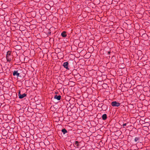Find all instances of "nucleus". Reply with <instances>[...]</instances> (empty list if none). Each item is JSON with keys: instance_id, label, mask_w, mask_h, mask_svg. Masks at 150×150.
Returning a JSON list of instances; mask_svg holds the SVG:
<instances>
[{"instance_id": "obj_5", "label": "nucleus", "mask_w": 150, "mask_h": 150, "mask_svg": "<svg viewBox=\"0 0 150 150\" xmlns=\"http://www.w3.org/2000/svg\"><path fill=\"white\" fill-rule=\"evenodd\" d=\"M61 98V96H57L55 95L54 97V98L55 99H57L58 100H60Z\"/></svg>"}, {"instance_id": "obj_7", "label": "nucleus", "mask_w": 150, "mask_h": 150, "mask_svg": "<svg viewBox=\"0 0 150 150\" xmlns=\"http://www.w3.org/2000/svg\"><path fill=\"white\" fill-rule=\"evenodd\" d=\"M102 117L103 120H105L107 118V115L106 114H104L102 115Z\"/></svg>"}, {"instance_id": "obj_13", "label": "nucleus", "mask_w": 150, "mask_h": 150, "mask_svg": "<svg viewBox=\"0 0 150 150\" xmlns=\"http://www.w3.org/2000/svg\"><path fill=\"white\" fill-rule=\"evenodd\" d=\"M126 125H127V124H126V123L124 124H123V127H124L125 126H126Z\"/></svg>"}, {"instance_id": "obj_12", "label": "nucleus", "mask_w": 150, "mask_h": 150, "mask_svg": "<svg viewBox=\"0 0 150 150\" xmlns=\"http://www.w3.org/2000/svg\"><path fill=\"white\" fill-rule=\"evenodd\" d=\"M21 94V92L20 91H19L18 93V96L19 97L20 96Z\"/></svg>"}, {"instance_id": "obj_6", "label": "nucleus", "mask_w": 150, "mask_h": 150, "mask_svg": "<svg viewBox=\"0 0 150 150\" xmlns=\"http://www.w3.org/2000/svg\"><path fill=\"white\" fill-rule=\"evenodd\" d=\"M26 96V94H25V93H24L20 96H19V98L20 99H22L23 98L25 97Z\"/></svg>"}, {"instance_id": "obj_8", "label": "nucleus", "mask_w": 150, "mask_h": 150, "mask_svg": "<svg viewBox=\"0 0 150 150\" xmlns=\"http://www.w3.org/2000/svg\"><path fill=\"white\" fill-rule=\"evenodd\" d=\"M61 35L63 37H65L67 36V35L66 34V33L65 31H64L62 32L61 33Z\"/></svg>"}, {"instance_id": "obj_10", "label": "nucleus", "mask_w": 150, "mask_h": 150, "mask_svg": "<svg viewBox=\"0 0 150 150\" xmlns=\"http://www.w3.org/2000/svg\"><path fill=\"white\" fill-rule=\"evenodd\" d=\"M139 137H136L134 139V141H135V142H139Z\"/></svg>"}, {"instance_id": "obj_1", "label": "nucleus", "mask_w": 150, "mask_h": 150, "mask_svg": "<svg viewBox=\"0 0 150 150\" xmlns=\"http://www.w3.org/2000/svg\"><path fill=\"white\" fill-rule=\"evenodd\" d=\"M11 52L8 51L7 52L6 55V58L7 61L8 62H10L11 60Z\"/></svg>"}, {"instance_id": "obj_9", "label": "nucleus", "mask_w": 150, "mask_h": 150, "mask_svg": "<svg viewBox=\"0 0 150 150\" xmlns=\"http://www.w3.org/2000/svg\"><path fill=\"white\" fill-rule=\"evenodd\" d=\"M62 131L64 134L67 132V131L65 129H62Z\"/></svg>"}, {"instance_id": "obj_11", "label": "nucleus", "mask_w": 150, "mask_h": 150, "mask_svg": "<svg viewBox=\"0 0 150 150\" xmlns=\"http://www.w3.org/2000/svg\"><path fill=\"white\" fill-rule=\"evenodd\" d=\"M79 142L77 141H76L75 142V144L76 145L77 148H78L79 146Z\"/></svg>"}, {"instance_id": "obj_3", "label": "nucleus", "mask_w": 150, "mask_h": 150, "mask_svg": "<svg viewBox=\"0 0 150 150\" xmlns=\"http://www.w3.org/2000/svg\"><path fill=\"white\" fill-rule=\"evenodd\" d=\"M13 76H16L17 77L20 76V73L18 72V71H14L13 72Z\"/></svg>"}, {"instance_id": "obj_2", "label": "nucleus", "mask_w": 150, "mask_h": 150, "mask_svg": "<svg viewBox=\"0 0 150 150\" xmlns=\"http://www.w3.org/2000/svg\"><path fill=\"white\" fill-rule=\"evenodd\" d=\"M120 104L116 101H113L111 103V105L114 107H118L120 105Z\"/></svg>"}, {"instance_id": "obj_4", "label": "nucleus", "mask_w": 150, "mask_h": 150, "mask_svg": "<svg viewBox=\"0 0 150 150\" xmlns=\"http://www.w3.org/2000/svg\"><path fill=\"white\" fill-rule=\"evenodd\" d=\"M68 64L69 63L68 62H64L63 64V66L66 69H69V68L68 67Z\"/></svg>"}]
</instances>
